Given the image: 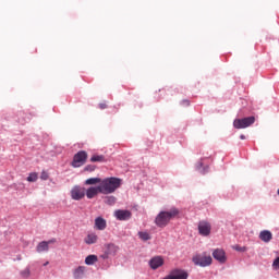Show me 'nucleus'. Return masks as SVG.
Returning a JSON list of instances; mask_svg holds the SVG:
<instances>
[{"mask_svg": "<svg viewBox=\"0 0 279 279\" xmlns=\"http://www.w3.org/2000/svg\"><path fill=\"white\" fill-rule=\"evenodd\" d=\"M180 215V209L172 207L170 210L160 211L155 218V225L157 228H167L171 219H175Z\"/></svg>", "mask_w": 279, "mask_h": 279, "instance_id": "1", "label": "nucleus"}, {"mask_svg": "<svg viewBox=\"0 0 279 279\" xmlns=\"http://www.w3.org/2000/svg\"><path fill=\"white\" fill-rule=\"evenodd\" d=\"M121 182H122L121 179L114 178V177L101 180L99 184L100 193H102V195H110L114 193L117 189L121 187Z\"/></svg>", "mask_w": 279, "mask_h": 279, "instance_id": "2", "label": "nucleus"}, {"mask_svg": "<svg viewBox=\"0 0 279 279\" xmlns=\"http://www.w3.org/2000/svg\"><path fill=\"white\" fill-rule=\"evenodd\" d=\"M192 260L198 267H210L213 265V257L206 253L194 255Z\"/></svg>", "mask_w": 279, "mask_h": 279, "instance_id": "3", "label": "nucleus"}, {"mask_svg": "<svg viewBox=\"0 0 279 279\" xmlns=\"http://www.w3.org/2000/svg\"><path fill=\"white\" fill-rule=\"evenodd\" d=\"M256 118L254 116L243 118V119H235L233 121V126L235 130H245V128H250V125H254Z\"/></svg>", "mask_w": 279, "mask_h": 279, "instance_id": "4", "label": "nucleus"}, {"mask_svg": "<svg viewBox=\"0 0 279 279\" xmlns=\"http://www.w3.org/2000/svg\"><path fill=\"white\" fill-rule=\"evenodd\" d=\"M88 159V153L85 150H80L76 153L73 157L72 167L77 169L78 167H83V165L86 163V160Z\"/></svg>", "mask_w": 279, "mask_h": 279, "instance_id": "5", "label": "nucleus"}, {"mask_svg": "<svg viewBox=\"0 0 279 279\" xmlns=\"http://www.w3.org/2000/svg\"><path fill=\"white\" fill-rule=\"evenodd\" d=\"M85 196H86V189L80 185H75L74 187H72L71 190L72 199H74L75 202H80V199H84Z\"/></svg>", "mask_w": 279, "mask_h": 279, "instance_id": "6", "label": "nucleus"}, {"mask_svg": "<svg viewBox=\"0 0 279 279\" xmlns=\"http://www.w3.org/2000/svg\"><path fill=\"white\" fill-rule=\"evenodd\" d=\"M119 253V246L116 244H106L105 245V253L101 255V258L107 259L110 258V256H117Z\"/></svg>", "mask_w": 279, "mask_h": 279, "instance_id": "7", "label": "nucleus"}, {"mask_svg": "<svg viewBox=\"0 0 279 279\" xmlns=\"http://www.w3.org/2000/svg\"><path fill=\"white\" fill-rule=\"evenodd\" d=\"M53 243H57L56 238H52L48 241H41L36 246V252L38 254H43V252H49V245H52Z\"/></svg>", "mask_w": 279, "mask_h": 279, "instance_id": "8", "label": "nucleus"}, {"mask_svg": "<svg viewBox=\"0 0 279 279\" xmlns=\"http://www.w3.org/2000/svg\"><path fill=\"white\" fill-rule=\"evenodd\" d=\"M113 215L118 221H128L129 219H132V211L125 209H118Z\"/></svg>", "mask_w": 279, "mask_h": 279, "instance_id": "9", "label": "nucleus"}, {"mask_svg": "<svg viewBox=\"0 0 279 279\" xmlns=\"http://www.w3.org/2000/svg\"><path fill=\"white\" fill-rule=\"evenodd\" d=\"M210 230H213V228L210 227V222L201 221L198 223V232L201 236H209Z\"/></svg>", "mask_w": 279, "mask_h": 279, "instance_id": "10", "label": "nucleus"}, {"mask_svg": "<svg viewBox=\"0 0 279 279\" xmlns=\"http://www.w3.org/2000/svg\"><path fill=\"white\" fill-rule=\"evenodd\" d=\"M213 257L215 258V260H218V263H226L227 258H226V251H223V248H216L213 252Z\"/></svg>", "mask_w": 279, "mask_h": 279, "instance_id": "11", "label": "nucleus"}, {"mask_svg": "<svg viewBox=\"0 0 279 279\" xmlns=\"http://www.w3.org/2000/svg\"><path fill=\"white\" fill-rule=\"evenodd\" d=\"M162 265H165L162 256H155L149 260V266L153 269H158L159 267H162Z\"/></svg>", "mask_w": 279, "mask_h": 279, "instance_id": "12", "label": "nucleus"}, {"mask_svg": "<svg viewBox=\"0 0 279 279\" xmlns=\"http://www.w3.org/2000/svg\"><path fill=\"white\" fill-rule=\"evenodd\" d=\"M101 193V187L98 185L96 187H88L86 191V197L87 199H93V197H96V195H99Z\"/></svg>", "mask_w": 279, "mask_h": 279, "instance_id": "13", "label": "nucleus"}, {"mask_svg": "<svg viewBox=\"0 0 279 279\" xmlns=\"http://www.w3.org/2000/svg\"><path fill=\"white\" fill-rule=\"evenodd\" d=\"M259 239L264 243H269L274 239V234L269 230H263L259 232Z\"/></svg>", "mask_w": 279, "mask_h": 279, "instance_id": "14", "label": "nucleus"}, {"mask_svg": "<svg viewBox=\"0 0 279 279\" xmlns=\"http://www.w3.org/2000/svg\"><path fill=\"white\" fill-rule=\"evenodd\" d=\"M108 223L106 222V219L102 217H97L95 219V228L96 230H106Z\"/></svg>", "mask_w": 279, "mask_h": 279, "instance_id": "15", "label": "nucleus"}, {"mask_svg": "<svg viewBox=\"0 0 279 279\" xmlns=\"http://www.w3.org/2000/svg\"><path fill=\"white\" fill-rule=\"evenodd\" d=\"M98 236L95 233H89L86 235V238L84 239V243H86V245H94V243H97L98 241Z\"/></svg>", "mask_w": 279, "mask_h": 279, "instance_id": "16", "label": "nucleus"}, {"mask_svg": "<svg viewBox=\"0 0 279 279\" xmlns=\"http://www.w3.org/2000/svg\"><path fill=\"white\" fill-rule=\"evenodd\" d=\"M17 122L21 124V125H25L27 123V113L23 112V111H20L17 113Z\"/></svg>", "mask_w": 279, "mask_h": 279, "instance_id": "17", "label": "nucleus"}, {"mask_svg": "<svg viewBox=\"0 0 279 279\" xmlns=\"http://www.w3.org/2000/svg\"><path fill=\"white\" fill-rule=\"evenodd\" d=\"M85 184H86L87 186H93V185H95V184H101V179H99V178H89V179H87V180L85 181Z\"/></svg>", "mask_w": 279, "mask_h": 279, "instance_id": "18", "label": "nucleus"}, {"mask_svg": "<svg viewBox=\"0 0 279 279\" xmlns=\"http://www.w3.org/2000/svg\"><path fill=\"white\" fill-rule=\"evenodd\" d=\"M99 260V258L97 257V255H88L85 258V264L86 265H95V263H97Z\"/></svg>", "mask_w": 279, "mask_h": 279, "instance_id": "19", "label": "nucleus"}, {"mask_svg": "<svg viewBox=\"0 0 279 279\" xmlns=\"http://www.w3.org/2000/svg\"><path fill=\"white\" fill-rule=\"evenodd\" d=\"M90 162H106V157L104 155H94L90 158Z\"/></svg>", "mask_w": 279, "mask_h": 279, "instance_id": "20", "label": "nucleus"}, {"mask_svg": "<svg viewBox=\"0 0 279 279\" xmlns=\"http://www.w3.org/2000/svg\"><path fill=\"white\" fill-rule=\"evenodd\" d=\"M138 236L142 241H149L151 240V235L145 231H140Z\"/></svg>", "mask_w": 279, "mask_h": 279, "instance_id": "21", "label": "nucleus"}, {"mask_svg": "<svg viewBox=\"0 0 279 279\" xmlns=\"http://www.w3.org/2000/svg\"><path fill=\"white\" fill-rule=\"evenodd\" d=\"M82 276H84V267L80 266L74 271V278H82Z\"/></svg>", "mask_w": 279, "mask_h": 279, "instance_id": "22", "label": "nucleus"}, {"mask_svg": "<svg viewBox=\"0 0 279 279\" xmlns=\"http://www.w3.org/2000/svg\"><path fill=\"white\" fill-rule=\"evenodd\" d=\"M36 180H38V173H36V172H32V173L27 177V182H36Z\"/></svg>", "mask_w": 279, "mask_h": 279, "instance_id": "23", "label": "nucleus"}, {"mask_svg": "<svg viewBox=\"0 0 279 279\" xmlns=\"http://www.w3.org/2000/svg\"><path fill=\"white\" fill-rule=\"evenodd\" d=\"M117 202V198L114 196H108L106 199V204L109 206H112Z\"/></svg>", "mask_w": 279, "mask_h": 279, "instance_id": "24", "label": "nucleus"}, {"mask_svg": "<svg viewBox=\"0 0 279 279\" xmlns=\"http://www.w3.org/2000/svg\"><path fill=\"white\" fill-rule=\"evenodd\" d=\"M95 169H97V167L95 165H87L84 168V171H88L89 173H93V171H95Z\"/></svg>", "mask_w": 279, "mask_h": 279, "instance_id": "25", "label": "nucleus"}, {"mask_svg": "<svg viewBox=\"0 0 279 279\" xmlns=\"http://www.w3.org/2000/svg\"><path fill=\"white\" fill-rule=\"evenodd\" d=\"M40 178L41 180H49V174L46 171H43Z\"/></svg>", "mask_w": 279, "mask_h": 279, "instance_id": "26", "label": "nucleus"}, {"mask_svg": "<svg viewBox=\"0 0 279 279\" xmlns=\"http://www.w3.org/2000/svg\"><path fill=\"white\" fill-rule=\"evenodd\" d=\"M22 276L24 278H28V276H29V268H26L24 271H22Z\"/></svg>", "mask_w": 279, "mask_h": 279, "instance_id": "27", "label": "nucleus"}, {"mask_svg": "<svg viewBox=\"0 0 279 279\" xmlns=\"http://www.w3.org/2000/svg\"><path fill=\"white\" fill-rule=\"evenodd\" d=\"M236 252H245L247 248L245 246H235Z\"/></svg>", "mask_w": 279, "mask_h": 279, "instance_id": "28", "label": "nucleus"}, {"mask_svg": "<svg viewBox=\"0 0 279 279\" xmlns=\"http://www.w3.org/2000/svg\"><path fill=\"white\" fill-rule=\"evenodd\" d=\"M99 108L100 110H106V108H108V105H106V102H101L99 104Z\"/></svg>", "mask_w": 279, "mask_h": 279, "instance_id": "29", "label": "nucleus"}, {"mask_svg": "<svg viewBox=\"0 0 279 279\" xmlns=\"http://www.w3.org/2000/svg\"><path fill=\"white\" fill-rule=\"evenodd\" d=\"M181 104L182 106H191V102L189 100H182Z\"/></svg>", "mask_w": 279, "mask_h": 279, "instance_id": "30", "label": "nucleus"}, {"mask_svg": "<svg viewBox=\"0 0 279 279\" xmlns=\"http://www.w3.org/2000/svg\"><path fill=\"white\" fill-rule=\"evenodd\" d=\"M241 141H245V135H240Z\"/></svg>", "mask_w": 279, "mask_h": 279, "instance_id": "31", "label": "nucleus"}, {"mask_svg": "<svg viewBox=\"0 0 279 279\" xmlns=\"http://www.w3.org/2000/svg\"><path fill=\"white\" fill-rule=\"evenodd\" d=\"M47 265H49V262H47V263L45 264V266H47Z\"/></svg>", "mask_w": 279, "mask_h": 279, "instance_id": "32", "label": "nucleus"}]
</instances>
